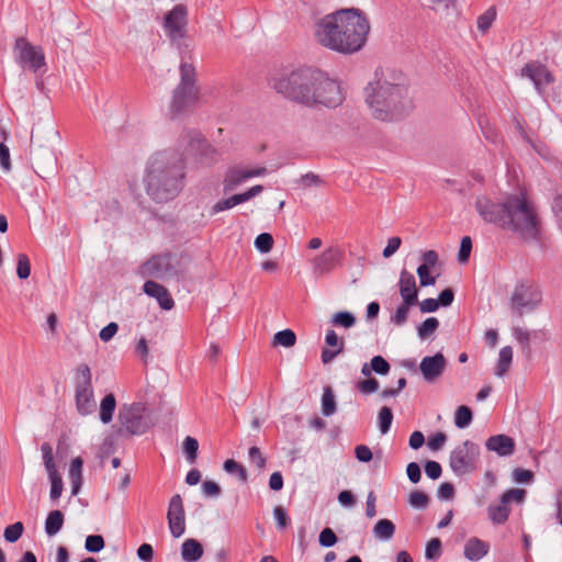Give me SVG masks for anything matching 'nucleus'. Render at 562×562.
Wrapping results in <instances>:
<instances>
[{"mask_svg":"<svg viewBox=\"0 0 562 562\" xmlns=\"http://www.w3.org/2000/svg\"><path fill=\"white\" fill-rule=\"evenodd\" d=\"M169 530L175 538L181 537L186 531V515L182 498L179 494L171 497L167 513Z\"/></svg>","mask_w":562,"mask_h":562,"instance_id":"obj_17","label":"nucleus"},{"mask_svg":"<svg viewBox=\"0 0 562 562\" xmlns=\"http://www.w3.org/2000/svg\"><path fill=\"white\" fill-rule=\"evenodd\" d=\"M203 555V547L195 539H187L181 546V557L186 562H195Z\"/></svg>","mask_w":562,"mask_h":562,"instance_id":"obj_29","label":"nucleus"},{"mask_svg":"<svg viewBox=\"0 0 562 562\" xmlns=\"http://www.w3.org/2000/svg\"><path fill=\"white\" fill-rule=\"evenodd\" d=\"M472 249V240L470 237L465 236L461 239L460 249L458 254V259L460 262L464 263L469 260L470 254Z\"/></svg>","mask_w":562,"mask_h":562,"instance_id":"obj_55","label":"nucleus"},{"mask_svg":"<svg viewBox=\"0 0 562 562\" xmlns=\"http://www.w3.org/2000/svg\"><path fill=\"white\" fill-rule=\"evenodd\" d=\"M188 10L182 4H177L166 14L164 29L172 41H179L186 36L188 24Z\"/></svg>","mask_w":562,"mask_h":562,"instance_id":"obj_14","label":"nucleus"},{"mask_svg":"<svg viewBox=\"0 0 562 562\" xmlns=\"http://www.w3.org/2000/svg\"><path fill=\"white\" fill-rule=\"evenodd\" d=\"M267 173V169L262 166L245 167L236 166L232 167L225 173L223 186L227 191L236 189L238 186L248 181L252 178L263 177Z\"/></svg>","mask_w":562,"mask_h":562,"instance_id":"obj_15","label":"nucleus"},{"mask_svg":"<svg viewBox=\"0 0 562 562\" xmlns=\"http://www.w3.org/2000/svg\"><path fill=\"white\" fill-rule=\"evenodd\" d=\"M472 412L468 406H459L454 413V425L458 428H467L472 423Z\"/></svg>","mask_w":562,"mask_h":562,"instance_id":"obj_36","label":"nucleus"},{"mask_svg":"<svg viewBox=\"0 0 562 562\" xmlns=\"http://www.w3.org/2000/svg\"><path fill=\"white\" fill-rule=\"evenodd\" d=\"M526 491L522 488L507 490L501 496L499 504H491L487 507V516L494 525H503L510 515L509 504L515 502L521 504L525 501Z\"/></svg>","mask_w":562,"mask_h":562,"instance_id":"obj_12","label":"nucleus"},{"mask_svg":"<svg viewBox=\"0 0 562 562\" xmlns=\"http://www.w3.org/2000/svg\"><path fill=\"white\" fill-rule=\"evenodd\" d=\"M50 481V498L57 499L63 493V480L57 470L47 471Z\"/></svg>","mask_w":562,"mask_h":562,"instance_id":"obj_37","label":"nucleus"},{"mask_svg":"<svg viewBox=\"0 0 562 562\" xmlns=\"http://www.w3.org/2000/svg\"><path fill=\"white\" fill-rule=\"evenodd\" d=\"M18 63L34 72L45 67V55L40 46H35L24 37H19L14 44Z\"/></svg>","mask_w":562,"mask_h":562,"instance_id":"obj_11","label":"nucleus"},{"mask_svg":"<svg viewBox=\"0 0 562 562\" xmlns=\"http://www.w3.org/2000/svg\"><path fill=\"white\" fill-rule=\"evenodd\" d=\"M248 458L250 462L258 469L262 470L266 465V458L261 453L258 447H251L248 451Z\"/></svg>","mask_w":562,"mask_h":562,"instance_id":"obj_56","label":"nucleus"},{"mask_svg":"<svg viewBox=\"0 0 562 562\" xmlns=\"http://www.w3.org/2000/svg\"><path fill=\"white\" fill-rule=\"evenodd\" d=\"M318 540L321 546L329 548L337 542V537L330 528H325L321 531Z\"/></svg>","mask_w":562,"mask_h":562,"instance_id":"obj_58","label":"nucleus"},{"mask_svg":"<svg viewBox=\"0 0 562 562\" xmlns=\"http://www.w3.org/2000/svg\"><path fill=\"white\" fill-rule=\"evenodd\" d=\"M325 342L327 346L333 348H325L322 351V361L323 363L327 364L331 362L342 351L344 341L337 336V334L333 329H329L326 333Z\"/></svg>","mask_w":562,"mask_h":562,"instance_id":"obj_28","label":"nucleus"},{"mask_svg":"<svg viewBox=\"0 0 562 562\" xmlns=\"http://www.w3.org/2000/svg\"><path fill=\"white\" fill-rule=\"evenodd\" d=\"M371 369L378 374L385 375L390 371L389 362L381 356H374L371 359Z\"/></svg>","mask_w":562,"mask_h":562,"instance_id":"obj_51","label":"nucleus"},{"mask_svg":"<svg viewBox=\"0 0 562 562\" xmlns=\"http://www.w3.org/2000/svg\"><path fill=\"white\" fill-rule=\"evenodd\" d=\"M23 530L24 527L22 522H14L4 529V539L9 542H15L21 538Z\"/></svg>","mask_w":562,"mask_h":562,"instance_id":"obj_48","label":"nucleus"},{"mask_svg":"<svg viewBox=\"0 0 562 562\" xmlns=\"http://www.w3.org/2000/svg\"><path fill=\"white\" fill-rule=\"evenodd\" d=\"M441 542L438 538H432L426 546L425 557L428 560H435L440 555Z\"/></svg>","mask_w":562,"mask_h":562,"instance_id":"obj_53","label":"nucleus"},{"mask_svg":"<svg viewBox=\"0 0 562 562\" xmlns=\"http://www.w3.org/2000/svg\"><path fill=\"white\" fill-rule=\"evenodd\" d=\"M439 326V322L436 317H428L425 319L422 325L418 327V336L420 339H426L430 335H432Z\"/></svg>","mask_w":562,"mask_h":562,"instance_id":"obj_39","label":"nucleus"},{"mask_svg":"<svg viewBox=\"0 0 562 562\" xmlns=\"http://www.w3.org/2000/svg\"><path fill=\"white\" fill-rule=\"evenodd\" d=\"M41 451L43 454V461L45 464L46 472L52 470H57L56 464L54 462L53 448L48 443H44L41 447Z\"/></svg>","mask_w":562,"mask_h":562,"instance_id":"obj_52","label":"nucleus"},{"mask_svg":"<svg viewBox=\"0 0 562 562\" xmlns=\"http://www.w3.org/2000/svg\"><path fill=\"white\" fill-rule=\"evenodd\" d=\"M475 210L483 221L498 224L502 221V203L495 204L485 195H480L475 200Z\"/></svg>","mask_w":562,"mask_h":562,"instance_id":"obj_22","label":"nucleus"},{"mask_svg":"<svg viewBox=\"0 0 562 562\" xmlns=\"http://www.w3.org/2000/svg\"><path fill=\"white\" fill-rule=\"evenodd\" d=\"M124 409L126 413L121 412L120 418L122 423L125 425L126 429L134 435L144 434L148 428V425L145 422H143L139 416L142 407L139 405H132Z\"/></svg>","mask_w":562,"mask_h":562,"instance_id":"obj_23","label":"nucleus"},{"mask_svg":"<svg viewBox=\"0 0 562 562\" xmlns=\"http://www.w3.org/2000/svg\"><path fill=\"white\" fill-rule=\"evenodd\" d=\"M345 252L338 245L326 247L321 254L312 257L308 262L312 273L322 278L328 276L339 267L344 261Z\"/></svg>","mask_w":562,"mask_h":562,"instance_id":"obj_10","label":"nucleus"},{"mask_svg":"<svg viewBox=\"0 0 562 562\" xmlns=\"http://www.w3.org/2000/svg\"><path fill=\"white\" fill-rule=\"evenodd\" d=\"M369 33L367 15L356 8L328 13L314 24L315 41L321 46L342 55H352L362 49Z\"/></svg>","mask_w":562,"mask_h":562,"instance_id":"obj_2","label":"nucleus"},{"mask_svg":"<svg viewBox=\"0 0 562 562\" xmlns=\"http://www.w3.org/2000/svg\"><path fill=\"white\" fill-rule=\"evenodd\" d=\"M184 178L183 162L166 154L150 158L145 186L147 193L157 202H166L178 195Z\"/></svg>","mask_w":562,"mask_h":562,"instance_id":"obj_4","label":"nucleus"},{"mask_svg":"<svg viewBox=\"0 0 562 562\" xmlns=\"http://www.w3.org/2000/svg\"><path fill=\"white\" fill-rule=\"evenodd\" d=\"M501 227L512 231L524 239L536 238L539 223L535 207L525 193L509 195L502 202Z\"/></svg>","mask_w":562,"mask_h":562,"instance_id":"obj_5","label":"nucleus"},{"mask_svg":"<svg viewBox=\"0 0 562 562\" xmlns=\"http://www.w3.org/2000/svg\"><path fill=\"white\" fill-rule=\"evenodd\" d=\"M75 402L77 412L87 416L95 411L93 387L91 383V371L88 364H80L76 369Z\"/></svg>","mask_w":562,"mask_h":562,"instance_id":"obj_8","label":"nucleus"},{"mask_svg":"<svg viewBox=\"0 0 562 562\" xmlns=\"http://www.w3.org/2000/svg\"><path fill=\"white\" fill-rule=\"evenodd\" d=\"M180 81L172 91L170 112L179 115L194 106L200 100V88L196 82L195 67L187 61L180 65Z\"/></svg>","mask_w":562,"mask_h":562,"instance_id":"obj_6","label":"nucleus"},{"mask_svg":"<svg viewBox=\"0 0 562 562\" xmlns=\"http://www.w3.org/2000/svg\"><path fill=\"white\" fill-rule=\"evenodd\" d=\"M447 369V359L441 352L424 357L419 363V371L428 383L436 382Z\"/></svg>","mask_w":562,"mask_h":562,"instance_id":"obj_18","label":"nucleus"},{"mask_svg":"<svg viewBox=\"0 0 562 562\" xmlns=\"http://www.w3.org/2000/svg\"><path fill=\"white\" fill-rule=\"evenodd\" d=\"M402 240L400 237L394 236L389 238L386 247L383 249V257H392L400 248Z\"/></svg>","mask_w":562,"mask_h":562,"instance_id":"obj_63","label":"nucleus"},{"mask_svg":"<svg viewBox=\"0 0 562 562\" xmlns=\"http://www.w3.org/2000/svg\"><path fill=\"white\" fill-rule=\"evenodd\" d=\"M415 304H407L406 302H402V304L396 308L394 314L391 316V322L397 326H401L406 323L409 308Z\"/></svg>","mask_w":562,"mask_h":562,"instance_id":"obj_43","label":"nucleus"},{"mask_svg":"<svg viewBox=\"0 0 562 562\" xmlns=\"http://www.w3.org/2000/svg\"><path fill=\"white\" fill-rule=\"evenodd\" d=\"M513 479L517 483H530L533 480V473L530 470L517 468L513 471Z\"/></svg>","mask_w":562,"mask_h":562,"instance_id":"obj_62","label":"nucleus"},{"mask_svg":"<svg viewBox=\"0 0 562 562\" xmlns=\"http://www.w3.org/2000/svg\"><path fill=\"white\" fill-rule=\"evenodd\" d=\"M64 525V515L60 510H53L45 520V532L52 537L58 533Z\"/></svg>","mask_w":562,"mask_h":562,"instance_id":"obj_33","label":"nucleus"},{"mask_svg":"<svg viewBox=\"0 0 562 562\" xmlns=\"http://www.w3.org/2000/svg\"><path fill=\"white\" fill-rule=\"evenodd\" d=\"M431 9L445 16L453 15L457 12L456 0H430Z\"/></svg>","mask_w":562,"mask_h":562,"instance_id":"obj_34","label":"nucleus"},{"mask_svg":"<svg viewBox=\"0 0 562 562\" xmlns=\"http://www.w3.org/2000/svg\"><path fill=\"white\" fill-rule=\"evenodd\" d=\"M59 138V133L55 127L38 131L35 135H32L31 146L34 156H41L42 154H48L53 158V143Z\"/></svg>","mask_w":562,"mask_h":562,"instance_id":"obj_20","label":"nucleus"},{"mask_svg":"<svg viewBox=\"0 0 562 562\" xmlns=\"http://www.w3.org/2000/svg\"><path fill=\"white\" fill-rule=\"evenodd\" d=\"M363 100L370 115L382 122L400 120L415 108L406 79L394 72L376 74L364 87Z\"/></svg>","mask_w":562,"mask_h":562,"instance_id":"obj_3","label":"nucleus"},{"mask_svg":"<svg viewBox=\"0 0 562 562\" xmlns=\"http://www.w3.org/2000/svg\"><path fill=\"white\" fill-rule=\"evenodd\" d=\"M143 289L148 296L156 299L162 310L169 311L173 307L175 302L164 285L149 280L145 282Z\"/></svg>","mask_w":562,"mask_h":562,"instance_id":"obj_25","label":"nucleus"},{"mask_svg":"<svg viewBox=\"0 0 562 562\" xmlns=\"http://www.w3.org/2000/svg\"><path fill=\"white\" fill-rule=\"evenodd\" d=\"M357 389L359 392H361L363 394H371V393H374L375 391H378L379 382L373 378H369L367 380L360 381L357 384Z\"/></svg>","mask_w":562,"mask_h":562,"instance_id":"obj_57","label":"nucleus"},{"mask_svg":"<svg viewBox=\"0 0 562 562\" xmlns=\"http://www.w3.org/2000/svg\"><path fill=\"white\" fill-rule=\"evenodd\" d=\"M296 336L293 330L284 329L273 336V345L290 348L295 345Z\"/></svg>","mask_w":562,"mask_h":562,"instance_id":"obj_35","label":"nucleus"},{"mask_svg":"<svg viewBox=\"0 0 562 562\" xmlns=\"http://www.w3.org/2000/svg\"><path fill=\"white\" fill-rule=\"evenodd\" d=\"M224 470L227 473L236 474L241 482L247 481V472L245 468L233 459H228L224 462Z\"/></svg>","mask_w":562,"mask_h":562,"instance_id":"obj_46","label":"nucleus"},{"mask_svg":"<svg viewBox=\"0 0 562 562\" xmlns=\"http://www.w3.org/2000/svg\"><path fill=\"white\" fill-rule=\"evenodd\" d=\"M490 551V544L476 537H471L467 540L463 549L465 559L472 562L480 561Z\"/></svg>","mask_w":562,"mask_h":562,"instance_id":"obj_27","label":"nucleus"},{"mask_svg":"<svg viewBox=\"0 0 562 562\" xmlns=\"http://www.w3.org/2000/svg\"><path fill=\"white\" fill-rule=\"evenodd\" d=\"M255 247L262 254L269 252L273 247V238L269 233H261L255 239Z\"/></svg>","mask_w":562,"mask_h":562,"instance_id":"obj_45","label":"nucleus"},{"mask_svg":"<svg viewBox=\"0 0 562 562\" xmlns=\"http://www.w3.org/2000/svg\"><path fill=\"white\" fill-rule=\"evenodd\" d=\"M202 492L207 497H216L221 494V487L214 481H204L202 484Z\"/></svg>","mask_w":562,"mask_h":562,"instance_id":"obj_64","label":"nucleus"},{"mask_svg":"<svg viewBox=\"0 0 562 562\" xmlns=\"http://www.w3.org/2000/svg\"><path fill=\"white\" fill-rule=\"evenodd\" d=\"M117 330L119 325L114 322H111L100 330L99 337L102 341L108 342L116 335Z\"/></svg>","mask_w":562,"mask_h":562,"instance_id":"obj_61","label":"nucleus"},{"mask_svg":"<svg viewBox=\"0 0 562 562\" xmlns=\"http://www.w3.org/2000/svg\"><path fill=\"white\" fill-rule=\"evenodd\" d=\"M513 361V349L509 346H505L499 350L497 363L495 367V375L498 378L504 376L510 368Z\"/></svg>","mask_w":562,"mask_h":562,"instance_id":"obj_31","label":"nucleus"},{"mask_svg":"<svg viewBox=\"0 0 562 562\" xmlns=\"http://www.w3.org/2000/svg\"><path fill=\"white\" fill-rule=\"evenodd\" d=\"M263 191V187L261 184H256L246 190L245 192L234 194L227 199H223L217 201L213 206L211 207V214L215 215L220 212L233 209L234 206L245 203L249 201L250 199L257 196Z\"/></svg>","mask_w":562,"mask_h":562,"instance_id":"obj_21","label":"nucleus"},{"mask_svg":"<svg viewBox=\"0 0 562 562\" xmlns=\"http://www.w3.org/2000/svg\"><path fill=\"white\" fill-rule=\"evenodd\" d=\"M115 408H116L115 396L112 393L106 394L101 400V403H100V408H99L100 420L103 424H109L113 418Z\"/></svg>","mask_w":562,"mask_h":562,"instance_id":"obj_30","label":"nucleus"},{"mask_svg":"<svg viewBox=\"0 0 562 562\" xmlns=\"http://www.w3.org/2000/svg\"><path fill=\"white\" fill-rule=\"evenodd\" d=\"M480 450L472 441H464L450 454V468L457 475H464L476 470Z\"/></svg>","mask_w":562,"mask_h":562,"instance_id":"obj_9","label":"nucleus"},{"mask_svg":"<svg viewBox=\"0 0 562 562\" xmlns=\"http://www.w3.org/2000/svg\"><path fill=\"white\" fill-rule=\"evenodd\" d=\"M398 290L402 301L407 304H416L418 300V290L415 277L407 270H402L398 280Z\"/></svg>","mask_w":562,"mask_h":562,"instance_id":"obj_24","label":"nucleus"},{"mask_svg":"<svg viewBox=\"0 0 562 562\" xmlns=\"http://www.w3.org/2000/svg\"><path fill=\"white\" fill-rule=\"evenodd\" d=\"M430 269L431 268L422 265L417 268V276L422 286L434 285L436 283V278L430 276Z\"/></svg>","mask_w":562,"mask_h":562,"instance_id":"obj_54","label":"nucleus"},{"mask_svg":"<svg viewBox=\"0 0 562 562\" xmlns=\"http://www.w3.org/2000/svg\"><path fill=\"white\" fill-rule=\"evenodd\" d=\"M186 258L177 254H160L153 256L140 267L143 277L169 279L181 274L186 270Z\"/></svg>","mask_w":562,"mask_h":562,"instance_id":"obj_7","label":"nucleus"},{"mask_svg":"<svg viewBox=\"0 0 562 562\" xmlns=\"http://www.w3.org/2000/svg\"><path fill=\"white\" fill-rule=\"evenodd\" d=\"M16 274L22 280L31 274V262L25 254H19L16 257Z\"/></svg>","mask_w":562,"mask_h":562,"instance_id":"obj_41","label":"nucleus"},{"mask_svg":"<svg viewBox=\"0 0 562 562\" xmlns=\"http://www.w3.org/2000/svg\"><path fill=\"white\" fill-rule=\"evenodd\" d=\"M270 86L283 99L307 109L336 108L346 98L341 81L305 64H290L279 68L271 76Z\"/></svg>","mask_w":562,"mask_h":562,"instance_id":"obj_1","label":"nucleus"},{"mask_svg":"<svg viewBox=\"0 0 562 562\" xmlns=\"http://www.w3.org/2000/svg\"><path fill=\"white\" fill-rule=\"evenodd\" d=\"M0 167L5 172L11 170L10 150L3 143H0Z\"/></svg>","mask_w":562,"mask_h":562,"instance_id":"obj_60","label":"nucleus"},{"mask_svg":"<svg viewBox=\"0 0 562 562\" xmlns=\"http://www.w3.org/2000/svg\"><path fill=\"white\" fill-rule=\"evenodd\" d=\"M273 517L277 521V527L281 530L285 529L289 524V517L285 509L281 506H276L273 509Z\"/></svg>","mask_w":562,"mask_h":562,"instance_id":"obj_59","label":"nucleus"},{"mask_svg":"<svg viewBox=\"0 0 562 562\" xmlns=\"http://www.w3.org/2000/svg\"><path fill=\"white\" fill-rule=\"evenodd\" d=\"M191 147L198 151V164L202 167H212L221 159V151L205 142L199 133H194Z\"/></svg>","mask_w":562,"mask_h":562,"instance_id":"obj_19","label":"nucleus"},{"mask_svg":"<svg viewBox=\"0 0 562 562\" xmlns=\"http://www.w3.org/2000/svg\"><path fill=\"white\" fill-rule=\"evenodd\" d=\"M496 18L495 9L491 8L477 18V29L485 33L490 30Z\"/></svg>","mask_w":562,"mask_h":562,"instance_id":"obj_44","label":"nucleus"},{"mask_svg":"<svg viewBox=\"0 0 562 562\" xmlns=\"http://www.w3.org/2000/svg\"><path fill=\"white\" fill-rule=\"evenodd\" d=\"M520 75L529 78L538 92H542L548 86L555 81V77L552 71L539 61H530L526 64L521 68Z\"/></svg>","mask_w":562,"mask_h":562,"instance_id":"obj_16","label":"nucleus"},{"mask_svg":"<svg viewBox=\"0 0 562 562\" xmlns=\"http://www.w3.org/2000/svg\"><path fill=\"white\" fill-rule=\"evenodd\" d=\"M85 548L89 552H100L104 548V539L102 536L92 535L86 538Z\"/></svg>","mask_w":562,"mask_h":562,"instance_id":"obj_50","label":"nucleus"},{"mask_svg":"<svg viewBox=\"0 0 562 562\" xmlns=\"http://www.w3.org/2000/svg\"><path fill=\"white\" fill-rule=\"evenodd\" d=\"M395 533V525L390 519H380L373 527V535L378 540L387 541Z\"/></svg>","mask_w":562,"mask_h":562,"instance_id":"obj_32","label":"nucleus"},{"mask_svg":"<svg viewBox=\"0 0 562 562\" xmlns=\"http://www.w3.org/2000/svg\"><path fill=\"white\" fill-rule=\"evenodd\" d=\"M485 447L488 451H493L499 457H508L515 451V441L509 436L495 435L486 440Z\"/></svg>","mask_w":562,"mask_h":562,"instance_id":"obj_26","label":"nucleus"},{"mask_svg":"<svg viewBox=\"0 0 562 562\" xmlns=\"http://www.w3.org/2000/svg\"><path fill=\"white\" fill-rule=\"evenodd\" d=\"M336 412L335 396L329 387L324 390L322 396V413L324 416H331Z\"/></svg>","mask_w":562,"mask_h":562,"instance_id":"obj_38","label":"nucleus"},{"mask_svg":"<svg viewBox=\"0 0 562 562\" xmlns=\"http://www.w3.org/2000/svg\"><path fill=\"white\" fill-rule=\"evenodd\" d=\"M331 323L335 326L351 328L356 324V317L350 312H338L333 315Z\"/></svg>","mask_w":562,"mask_h":562,"instance_id":"obj_40","label":"nucleus"},{"mask_svg":"<svg viewBox=\"0 0 562 562\" xmlns=\"http://www.w3.org/2000/svg\"><path fill=\"white\" fill-rule=\"evenodd\" d=\"M542 295L539 288L529 282L519 283L512 296V305L519 313L535 310L541 302Z\"/></svg>","mask_w":562,"mask_h":562,"instance_id":"obj_13","label":"nucleus"},{"mask_svg":"<svg viewBox=\"0 0 562 562\" xmlns=\"http://www.w3.org/2000/svg\"><path fill=\"white\" fill-rule=\"evenodd\" d=\"M199 449V442L195 438L190 436L186 437L183 441V451L187 456V459L190 463H193L196 459V453Z\"/></svg>","mask_w":562,"mask_h":562,"instance_id":"obj_47","label":"nucleus"},{"mask_svg":"<svg viewBox=\"0 0 562 562\" xmlns=\"http://www.w3.org/2000/svg\"><path fill=\"white\" fill-rule=\"evenodd\" d=\"M378 420L381 434H386L390 430L393 420L391 408L386 406L382 407L379 412Z\"/></svg>","mask_w":562,"mask_h":562,"instance_id":"obj_42","label":"nucleus"},{"mask_svg":"<svg viewBox=\"0 0 562 562\" xmlns=\"http://www.w3.org/2000/svg\"><path fill=\"white\" fill-rule=\"evenodd\" d=\"M428 496L420 492V491H414L409 494L408 503L412 507L423 509L426 508L428 505Z\"/></svg>","mask_w":562,"mask_h":562,"instance_id":"obj_49","label":"nucleus"}]
</instances>
